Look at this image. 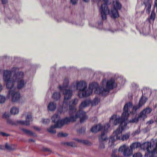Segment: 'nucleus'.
Wrapping results in <instances>:
<instances>
[{
    "label": "nucleus",
    "instance_id": "1",
    "mask_svg": "<svg viewBox=\"0 0 157 157\" xmlns=\"http://www.w3.org/2000/svg\"><path fill=\"white\" fill-rule=\"evenodd\" d=\"M132 104L131 102L126 104L124 106L121 117L117 118V115H113L110 118L109 123L110 124L116 125L120 124V125L119 127L113 132V135L110 137L109 143L112 144L117 140L124 141L129 138V134H126L122 135V132L123 130L126 129V121L130 113L129 110L132 108Z\"/></svg>",
    "mask_w": 157,
    "mask_h": 157
},
{
    "label": "nucleus",
    "instance_id": "2",
    "mask_svg": "<svg viewBox=\"0 0 157 157\" xmlns=\"http://www.w3.org/2000/svg\"><path fill=\"white\" fill-rule=\"evenodd\" d=\"M12 72L8 70H4L3 72V79L6 82V87L10 89L8 96L12 97V101L15 102L18 101L20 98V94L19 92L16 90V87L14 86V83L17 82V87L18 89H21L24 87L26 83V82L23 79L24 74L22 72L17 73L12 77L11 75Z\"/></svg>",
    "mask_w": 157,
    "mask_h": 157
},
{
    "label": "nucleus",
    "instance_id": "3",
    "mask_svg": "<svg viewBox=\"0 0 157 157\" xmlns=\"http://www.w3.org/2000/svg\"><path fill=\"white\" fill-rule=\"evenodd\" d=\"M115 86L114 80L110 79L107 81L105 88L100 87L97 83L94 82L90 84L87 89V84L86 82L83 81H77L76 87V89L78 91V96L80 98H82L88 97L91 94L93 90H94L95 94L103 95L105 93H108Z\"/></svg>",
    "mask_w": 157,
    "mask_h": 157
},
{
    "label": "nucleus",
    "instance_id": "4",
    "mask_svg": "<svg viewBox=\"0 0 157 157\" xmlns=\"http://www.w3.org/2000/svg\"><path fill=\"white\" fill-rule=\"evenodd\" d=\"M78 102V99L75 98L72 99L69 102V107L70 119H68L73 120L70 121V122L74 121L77 118H79L80 122L82 123L88 118L85 112L82 110H79L77 112H76V109L75 105Z\"/></svg>",
    "mask_w": 157,
    "mask_h": 157
},
{
    "label": "nucleus",
    "instance_id": "5",
    "mask_svg": "<svg viewBox=\"0 0 157 157\" xmlns=\"http://www.w3.org/2000/svg\"><path fill=\"white\" fill-rule=\"evenodd\" d=\"M69 82L68 79L66 78L64 80L63 85H59L58 87L60 91L63 92V94L64 95V100L62 107L61 109L58 110V113H63L68 109V101L71 98L72 95V90L70 89H66L68 86Z\"/></svg>",
    "mask_w": 157,
    "mask_h": 157
},
{
    "label": "nucleus",
    "instance_id": "6",
    "mask_svg": "<svg viewBox=\"0 0 157 157\" xmlns=\"http://www.w3.org/2000/svg\"><path fill=\"white\" fill-rule=\"evenodd\" d=\"M151 143L150 142H146L141 145L140 143H134L130 145V147L133 151V149L140 147L142 149L146 150L148 153L151 148Z\"/></svg>",
    "mask_w": 157,
    "mask_h": 157
},
{
    "label": "nucleus",
    "instance_id": "7",
    "mask_svg": "<svg viewBox=\"0 0 157 157\" xmlns=\"http://www.w3.org/2000/svg\"><path fill=\"white\" fill-rule=\"evenodd\" d=\"M72 120H73L72 119L69 120L67 118H66L63 121H59L55 125H52L50 128H48L47 130L50 133H55L56 132V131L55 130V128H60L63 126L64 124L69 123L70 122V121Z\"/></svg>",
    "mask_w": 157,
    "mask_h": 157
},
{
    "label": "nucleus",
    "instance_id": "8",
    "mask_svg": "<svg viewBox=\"0 0 157 157\" xmlns=\"http://www.w3.org/2000/svg\"><path fill=\"white\" fill-rule=\"evenodd\" d=\"M103 0L105 2V4L101 5L100 10L102 19L103 20H105L106 18L107 14L110 13L107 5L109 3V0Z\"/></svg>",
    "mask_w": 157,
    "mask_h": 157
},
{
    "label": "nucleus",
    "instance_id": "9",
    "mask_svg": "<svg viewBox=\"0 0 157 157\" xmlns=\"http://www.w3.org/2000/svg\"><path fill=\"white\" fill-rule=\"evenodd\" d=\"M118 151L122 152L125 157H129L132 154L133 151L128 146L124 144L118 149Z\"/></svg>",
    "mask_w": 157,
    "mask_h": 157
},
{
    "label": "nucleus",
    "instance_id": "10",
    "mask_svg": "<svg viewBox=\"0 0 157 157\" xmlns=\"http://www.w3.org/2000/svg\"><path fill=\"white\" fill-rule=\"evenodd\" d=\"M113 8L111 10V13L112 17L114 18H116L119 16L117 10L121 9V5L119 2L117 0L113 1Z\"/></svg>",
    "mask_w": 157,
    "mask_h": 157
},
{
    "label": "nucleus",
    "instance_id": "11",
    "mask_svg": "<svg viewBox=\"0 0 157 157\" xmlns=\"http://www.w3.org/2000/svg\"><path fill=\"white\" fill-rule=\"evenodd\" d=\"M110 125L109 124H106L104 127L102 126L100 124H98L93 127L91 131L92 132L96 133L99 131L105 132L110 127Z\"/></svg>",
    "mask_w": 157,
    "mask_h": 157
},
{
    "label": "nucleus",
    "instance_id": "12",
    "mask_svg": "<svg viewBox=\"0 0 157 157\" xmlns=\"http://www.w3.org/2000/svg\"><path fill=\"white\" fill-rule=\"evenodd\" d=\"M154 142L156 144L155 147H154L153 146H151V148L148 153L145 154V156H146L147 157H156L155 156V154H157V139H155Z\"/></svg>",
    "mask_w": 157,
    "mask_h": 157
},
{
    "label": "nucleus",
    "instance_id": "13",
    "mask_svg": "<svg viewBox=\"0 0 157 157\" xmlns=\"http://www.w3.org/2000/svg\"><path fill=\"white\" fill-rule=\"evenodd\" d=\"M145 89H144L142 90V93L143 94L144 92L145 91ZM147 98L144 97L143 95L139 100L138 105L134 106L133 108V109L136 110L137 109L140 108L145 104L147 101Z\"/></svg>",
    "mask_w": 157,
    "mask_h": 157
},
{
    "label": "nucleus",
    "instance_id": "14",
    "mask_svg": "<svg viewBox=\"0 0 157 157\" xmlns=\"http://www.w3.org/2000/svg\"><path fill=\"white\" fill-rule=\"evenodd\" d=\"M32 116L30 114L27 115L26 121H17V122L21 125H29L30 122L32 121Z\"/></svg>",
    "mask_w": 157,
    "mask_h": 157
},
{
    "label": "nucleus",
    "instance_id": "15",
    "mask_svg": "<svg viewBox=\"0 0 157 157\" xmlns=\"http://www.w3.org/2000/svg\"><path fill=\"white\" fill-rule=\"evenodd\" d=\"M91 103V100L90 99H87L82 101L79 106L80 110L88 106Z\"/></svg>",
    "mask_w": 157,
    "mask_h": 157
},
{
    "label": "nucleus",
    "instance_id": "16",
    "mask_svg": "<svg viewBox=\"0 0 157 157\" xmlns=\"http://www.w3.org/2000/svg\"><path fill=\"white\" fill-rule=\"evenodd\" d=\"M144 3L145 6L146 11L149 13L151 9V2L150 0H144Z\"/></svg>",
    "mask_w": 157,
    "mask_h": 157
},
{
    "label": "nucleus",
    "instance_id": "17",
    "mask_svg": "<svg viewBox=\"0 0 157 157\" xmlns=\"http://www.w3.org/2000/svg\"><path fill=\"white\" fill-rule=\"evenodd\" d=\"M67 118L68 119H70V117H66L63 120H59V116L58 114L54 115L52 118V121L54 123L56 124L58 121H63L66 118Z\"/></svg>",
    "mask_w": 157,
    "mask_h": 157
},
{
    "label": "nucleus",
    "instance_id": "18",
    "mask_svg": "<svg viewBox=\"0 0 157 157\" xmlns=\"http://www.w3.org/2000/svg\"><path fill=\"white\" fill-rule=\"evenodd\" d=\"M56 103L53 102H51L49 103L48 106V109L50 111H53L56 108Z\"/></svg>",
    "mask_w": 157,
    "mask_h": 157
},
{
    "label": "nucleus",
    "instance_id": "19",
    "mask_svg": "<svg viewBox=\"0 0 157 157\" xmlns=\"http://www.w3.org/2000/svg\"><path fill=\"white\" fill-rule=\"evenodd\" d=\"M107 130L105 132L103 131V133L99 136V142H103L105 140L107 139V137L105 135V133L107 131Z\"/></svg>",
    "mask_w": 157,
    "mask_h": 157
},
{
    "label": "nucleus",
    "instance_id": "20",
    "mask_svg": "<svg viewBox=\"0 0 157 157\" xmlns=\"http://www.w3.org/2000/svg\"><path fill=\"white\" fill-rule=\"evenodd\" d=\"M5 147L7 150L13 151L16 148V146L15 145H9L6 143L5 144Z\"/></svg>",
    "mask_w": 157,
    "mask_h": 157
},
{
    "label": "nucleus",
    "instance_id": "21",
    "mask_svg": "<svg viewBox=\"0 0 157 157\" xmlns=\"http://www.w3.org/2000/svg\"><path fill=\"white\" fill-rule=\"evenodd\" d=\"M61 97V95L59 92H55L52 95V98L55 100H59Z\"/></svg>",
    "mask_w": 157,
    "mask_h": 157
},
{
    "label": "nucleus",
    "instance_id": "22",
    "mask_svg": "<svg viewBox=\"0 0 157 157\" xmlns=\"http://www.w3.org/2000/svg\"><path fill=\"white\" fill-rule=\"evenodd\" d=\"M100 102V98L96 97L92 101H91V103L90 104H91L92 106H95L98 105Z\"/></svg>",
    "mask_w": 157,
    "mask_h": 157
},
{
    "label": "nucleus",
    "instance_id": "23",
    "mask_svg": "<svg viewBox=\"0 0 157 157\" xmlns=\"http://www.w3.org/2000/svg\"><path fill=\"white\" fill-rule=\"evenodd\" d=\"M21 130L25 133L29 135L33 136H36V135L33 132L30 130H29L24 128H22Z\"/></svg>",
    "mask_w": 157,
    "mask_h": 157
},
{
    "label": "nucleus",
    "instance_id": "24",
    "mask_svg": "<svg viewBox=\"0 0 157 157\" xmlns=\"http://www.w3.org/2000/svg\"><path fill=\"white\" fill-rule=\"evenodd\" d=\"M139 28L140 33H142L144 35H147L148 34V32H146V29L144 27L143 28L142 27H140Z\"/></svg>",
    "mask_w": 157,
    "mask_h": 157
},
{
    "label": "nucleus",
    "instance_id": "25",
    "mask_svg": "<svg viewBox=\"0 0 157 157\" xmlns=\"http://www.w3.org/2000/svg\"><path fill=\"white\" fill-rule=\"evenodd\" d=\"M10 112L12 114L15 115L18 113L19 109L17 107H13L11 109Z\"/></svg>",
    "mask_w": 157,
    "mask_h": 157
},
{
    "label": "nucleus",
    "instance_id": "26",
    "mask_svg": "<svg viewBox=\"0 0 157 157\" xmlns=\"http://www.w3.org/2000/svg\"><path fill=\"white\" fill-rule=\"evenodd\" d=\"M140 119L144 120L147 117V114L144 113V111L141 112L139 116Z\"/></svg>",
    "mask_w": 157,
    "mask_h": 157
},
{
    "label": "nucleus",
    "instance_id": "27",
    "mask_svg": "<svg viewBox=\"0 0 157 157\" xmlns=\"http://www.w3.org/2000/svg\"><path fill=\"white\" fill-rule=\"evenodd\" d=\"M65 144L69 146L73 147L77 146V145L76 144L73 142H67L65 143Z\"/></svg>",
    "mask_w": 157,
    "mask_h": 157
},
{
    "label": "nucleus",
    "instance_id": "28",
    "mask_svg": "<svg viewBox=\"0 0 157 157\" xmlns=\"http://www.w3.org/2000/svg\"><path fill=\"white\" fill-rule=\"evenodd\" d=\"M155 14L154 10H152L150 15V19L153 21L155 20Z\"/></svg>",
    "mask_w": 157,
    "mask_h": 157
},
{
    "label": "nucleus",
    "instance_id": "29",
    "mask_svg": "<svg viewBox=\"0 0 157 157\" xmlns=\"http://www.w3.org/2000/svg\"><path fill=\"white\" fill-rule=\"evenodd\" d=\"M117 151V149H115L113 151L111 155L112 157H123L122 156H119V155H117L116 154V152Z\"/></svg>",
    "mask_w": 157,
    "mask_h": 157
},
{
    "label": "nucleus",
    "instance_id": "30",
    "mask_svg": "<svg viewBox=\"0 0 157 157\" xmlns=\"http://www.w3.org/2000/svg\"><path fill=\"white\" fill-rule=\"evenodd\" d=\"M140 119L139 116L137 117H135L134 118L132 119L131 120L129 121L130 123H136Z\"/></svg>",
    "mask_w": 157,
    "mask_h": 157
},
{
    "label": "nucleus",
    "instance_id": "31",
    "mask_svg": "<svg viewBox=\"0 0 157 157\" xmlns=\"http://www.w3.org/2000/svg\"><path fill=\"white\" fill-rule=\"evenodd\" d=\"M151 109L149 108H146L143 111H144V113L146 114L150 113L151 111Z\"/></svg>",
    "mask_w": 157,
    "mask_h": 157
},
{
    "label": "nucleus",
    "instance_id": "32",
    "mask_svg": "<svg viewBox=\"0 0 157 157\" xmlns=\"http://www.w3.org/2000/svg\"><path fill=\"white\" fill-rule=\"evenodd\" d=\"M6 100L5 97L2 95H0V103H2L4 102Z\"/></svg>",
    "mask_w": 157,
    "mask_h": 157
},
{
    "label": "nucleus",
    "instance_id": "33",
    "mask_svg": "<svg viewBox=\"0 0 157 157\" xmlns=\"http://www.w3.org/2000/svg\"><path fill=\"white\" fill-rule=\"evenodd\" d=\"M142 155L140 152L135 153L133 155V157H142Z\"/></svg>",
    "mask_w": 157,
    "mask_h": 157
},
{
    "label": "nucleus",
    "instance_id": "34",
    "mask_svg": "<svg viewBox=\"0 0 157 157\" xmlns=\"http://www.w3.org/2000/svg\"><path fill=\"white\" fill-rule=\"evenodd\" d=\"M81 143L86 145H90V144L87 140H82Z\"/></svg>",
    "mask_w": 157,
    "mask_h": 157
},
{
    "label": "nucleus",
    "instance_id": "35",
    "mask_svg": "<svg viewBox=\"0 0 157 157\" xmlns=\"http://www.w3.org/2000/svg\"><path fill=\"white\" fill-rule=\"evenodd\" d=\"M67 136V134L66 133L60 132L58 134V137H66Z\"/></svg>",
    "mask_w": 157,
    "mask_h": 157
},
{
    "label": "nucleus",
    "instance_id": "36",
    "mask_svg": "<svg viewBox=\"0 0 157 157\" xmlns=\"http://www.w3.org/2000/svg\"><path fill=\"white\" fill-rule=\"evenodd\" d=\"M50 122V120L48 119H43L42 121V123L44 124H47Z\"/></svg>",
    "mask_w": 157,
    "mask_h": 157
},
{
    "label": "nucleus",
    "instance_id": "37",
    "mask_svg": "<svg viewBox=\"0 0 157 157\" xmlns=\"http://www.w3.org/2000/svg\"><path fill=\"white\" fill-rule=\"evenodd\" d=\"M99 148L101 149H103L105 148L104 143L102 142H100Z\"/></svg>",
    "mask_w": 157,
    "mask_h": 157
},
{
    "label": "nucleus",
    "instance_id": "38",
    "mask_svg": "<svg viewBox=\"0 0 157 157\" xmlns=\"http://www.w3.org/2000/svg\"><path fill=\"white\" fill-rule=\"evenodd\" d=\"M9 114L8 113H5L3 115V117L4 118H7L9 117Z\"/></svg>",
    "mask_w": 157,
    "mask_h": 157
},
{
    "label": "nucleus",
    "instance_id": "39",
    "mask_svg": "<svg viewBox=\"0 0 157 157\" xmlns=\"http://www.w3.org/2000/svg\"><path fill=\"white\" fill-rule=\"evenodd\" d=\"M85 131V130L84 128H81L79 130H77V132L79 133H83Z\"/></svg>",
    "mask_w": 157,
    "mask_h": 157
},
{
    "label": "nucleus",
    "instance_id": "40",
    "mask_svg": "<svg viewBox=\"0 0 157 157\" xmlns=\"http://www.w3.org/2000/svg\"><path fill=\"white\" fill-rule=\"evenodd\" d=\"M0 134L3 136H10L9 134L2 132H0Z\"/></svg>",
    "mask_w": 157,
    "mask_h": 157
},
{
    "label": "nucleus",
    "instance_id": "41",
    "mask_svg": "<svg viewBox=\"0 0 157 157\" xmlns=\"http://www.w3.org/2000/svg\"><path fill=\"white\" fill-rule=\"evenodd\" d=\"M78 0H70V2L73 5H75L77 3Z\"/></svg>",
    "mask_w": 157,
    "mask_h": 157
},
{
    "label": "nucleus",
    "instance_id": "42",
    "mask_svg": "<svg viewBox=\"0 0 157 157\" xmlns=\"http://www.w3.org/2000/svg\"><path fill=\"white\" fill-rule=\"evenodd\" d=\"M7 123L9 124L12 125L14 124L13 122L10 119H8L7 121Z\"/></svg>",
    "mask_w": 157,
    "mask_h": 157
},
{
    "label": "nucleus",
    "instance_id": "43",
    "mask_svg": "<svg viewBox=\"0 0 157 157\" xmlns=\"http://www.w3.org/2000/svg\"><path fill=\"white\" fill-rule=\"evenodd\" d=\"M19 70L18 68L17 67H13L12 69V71L16 72L17 71Z\"/></svg>",
    "mask_w": 157,
    "mask_h": 157
},
{
    "label": "nucleus",
    "instance_id": "44",
    "mask_svg": "<svg viewBox=\"0 0 157 157\" xmlns=\"http://www.w3.org/2000/svg\"><path fill=\"white\" fill-rule=\"evenodd\" d=\"M153 122V121L152 120H150L149 121L147 122V124H152Z\"/></svg>",
    "mask_w": 157,
    "mask_h": 157
},
{
    "label": "nucleus",
    "instance_id": "45",
    "mask_svg": "<svg viewBox=\"0 0 157 157\" xmlns=\"http://www.w3.org/2000/svg\"><path fill=\"white\" fill-rule=\"evenodd\" d=\"M75 140L76 141H77V142H79V143H81V140H82L81 139H75Z\"/></svg>",
    "mask_w": 157,
    "mask_h": 157
},
{
    "label": "nucleus",
    "instance_id": "46",
    "mask_svg": "<svg viewBox=\"0 0 157 157\" xmlns=\"http://www.w3.org/2000/svg\"><path fill=\"white\" fill-rule=\"evenodd\" d=\"M75 140L76 141H77V142H79V143H81V140H82L81 139H75Z\"/></svg>",
    "mask_w": 157,
    "mask_h": 157
},
{
    "label": "nucleus",
    "instance_id": "47",
    "mask_svg": "<svg viewBox=\"0 0 157 157\" xmlns=\"http://www.w3.org/2000/svg\"><path fill=\"white\" fill-rule=\"evenodd\" d=\"M140 132V130H137V131H136L135 132V134H138Z\"/></svg>",
    "mask_w": 157,
    "mask_h": 157
},
{
    "label": "nucleus",
    "instance_id": "48",
    "mask_svg": "<svg viewBox=\"0 0 157 157\" xmlns=\"http://www.w3.org/2000/svg\"><path fill=\"white\" fill-rule=\"evenodd\" d=\"M2 4H5L7 2V0H2Z\"/></svg>",
    "mask_w": 157,
    "mask_h": 157
},
{
    "label": "nucleus",
    "instance_id": "49",
    "mask_svg": "<svg viewBox=\"0 0 157 157\" xmlns=\"http://www.w3.org/2000/svg\"><path fill=\"white\" fill-rule=\"evenodd\" d=\"M2 89V85L1 84H0V92L1 91Z\"/></svg>",
    "mask_w": 157,
    "mask_h": 157
},
{
    "label": "nucleus",
    "instance_id": "50",
    "mask_svg": "<svg viewBox=\"0 0 157 157\" xmlns=\"http://www.w3.org/2000/svg\"><path fill=\"white\" fill-rule=\"evenodd\" d=\"M34 128L37 130H40V129L38 127H34Z\"/></svg>",
    "mask_w": 157,
    "mask_h": 157
},
{
    "label": "nucleus",
    "instance_id": "51",
    "mask_svg": "<svg viewBox=\"0 0 157 157\" xmlns=\"http://www.w3.org/2000/svg\"><path fill=\"white\" fill-rule=\"evenodd\" d=\"M109 31L112 33H114L115 31H116L115 30H113L112 29H109Z\"/></svg>",
    "mask_w": 157,
    "mask_h": 157
},
{
    "label": "nucleus",
    "instance_id": "52",
    "mask_svg": "<svg viewBox=\"0 0 157 157\" xmlns=\"http://www.w3.org/2000/svg\"><path fill=\"white\" fill-rule=\"evenodd\" d=\"M94 1H95L96 2H99L101 0H93Z\"/></svg>",
    "mask_w": 157,
    "mask_h": 157
},
{
    "label": "nucleus",
    "instance_id": "53",
    "mask_svg": "<svg viewBox=\"0 0 157 157\" xmlns=\"http://www.w3.org/2000/svg\"><path fill=\"white\" fill-rule=\"evenodd\" d=\"M84 2H88L90 0H83Z\"/></svg>",
    "mask_w": 157,
    "mask_h": 157
},
{
    "label": "nucleus",
    "instance_id": "54",
    "mask_svg": "<svg viewBox=\"0 0 157 157\" xmlns=\"http://www.w3.org/2000/svg\"><path fill=\"white\" fill-rule=\"evenodd\" d=\"M29 141H33V142L34 141V140H33V139H30L29 140Z\"/></svg>",
    "mask_w": 157,
    "mask_h": 157
},
{
    "label": "nucleus",
    "instance_id": "55",
    "mask_svg": "<svg viewBox=\"0 0 157 157\" xmlns=\"http://www.w3.org/2000/svg\"><path fill=\"white\" fill-rule=\"evenodd\" d=\"M105 82H106V81H105V80H103V82H103V84L104 83H105Z\"/></svg>",
    "mask_w": 157,
    "mask_h": 157
},
{
    "label": "nucleus",
    "instance_id": "56",
    "mask_svg": "<svg viewBox=\"0 0 157 157\" xmlns=\"http://www.w3.org/2000/svg\"><path fill=\"white\" fill-rule=\"evenodd\" d=\"M45 151H49V150L48 148H46L45 150Z\"/></svg>",
    "mask_w": 157,
    "mask_h": 157
},
{
    "label": "nucleus",
    "instance_id": "57",
    "mask_svg": "<svg viewBox=\"0 0 157 157\" xmlns=\"http://www.w3.org/2000/svg\"><path fill=\"white\" fill-rule=\"evenodd\" d=\"M102 24V23L101 22L100 23V25H101V24Z\"/></svg>",
    "mask_w": 157,
    "mask_h": 157
},
{
    "label": "nucleus",
    "instance_id": "58",
    "mask_svg": "<svg viewBox=\"0 0 157 157\" xmlns=\"http://www.w3.org/2000/svg\"><path fill=\"white\" fill-rule=\"evenodd\" d=\"M155 156L156 157H157V156H156L155 155Z\"/></svg>",
    "mask_w": 157,
    "mask_h": 157
}]
</instances>
